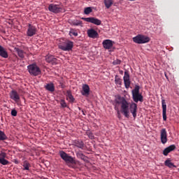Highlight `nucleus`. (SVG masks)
Segmentation results:
<instances>
[{"mask_svg": "<svg viewBox=\"0 0 179 179\" xmlns=\"http://www.w3.org/2000/svg\"><path fill=\"white\" fill-rule=\"evenodd\" d=\"M45 87L48 92H54L55 90V87L53 83L47 84Z\"/></svg>", "mask_w": 179, "mask_h": 179, "instance_id": "nucleus-25", "label": "nucleus"}, {"mask_svg": "<svg viewBox=\"0 0 179 179\" xmlns=\"http://www.w3.org/2000/svg\"><path fill=\"white\" fill-rule=\"evenodd\" d=\"M86 134L88 136V138H90V139H94V136L93 135V133L90 131H87Z\"/></svg>", "mask_w": 179, "mask_h": 179, "instance_id": "nucleus-34", "label": "nucleus"}, {"mask_svg": "<svg viewBox=\"0 0 179 179\" xmlns=\"http://www.w3.org/2000/svg\"><path fill=\"white\" fill-rule=\"evenodd\" d=\"M124 82L131 80L129 78V72L128 71H124V76L123 77Z\"/></svg>", "mask_w": 179, "mask_h": 179, "instance_id": "nucleus-29", "label": "nucleus"}, {"mask_svg": "<svg viewBox=\"0 0 179 179\" xmlns=\"http://www.w3.org/2000/svg\"><path fill=\"white\" fill-rule=\"evenodd\" d=\"M81 94L85 96V97H89V94H90V87L89 85L84 84L83 85V90H81Z\"/></svg>", "mask_w": 179, "mask_h": 179, "instance_id": "nucleus-15", "label": "nucleus"}, {"mask_svg": "<svg viewBox=\"0 0 179 179\" xmlns=\"http://www.w3.org/2000/svg\"><path fill=\"white\" fill-rule=\"evenodd\" d=\"M83 20H85V22H87L88 23H92L93 24H96V26H100L101 24V20L94 18L93 17H83Z\"/></svg>", "mask_w": 179, "mask_h": 179, "instance_id": "nucleus-9", "label": "nucleus"}, {"mask_svg": "<svg viewBox=\"0 0 179 179\" xmlns=\"http://www.w3.org/2000/svg\"><path fill=\"white\" fill-rule=\"evenodd\" d=\"M27 70L31 76H38V75H41V69H40V67L36 64H29L27 66Z\"/></svg>", "mask_w": 179, "mask_h": 179, "instance_id": "nucleus-4", "label": "nucleus"}, {"mask_svg": "<svg viewBox=\"0 0 179 179\" xmlns=\"http://www.w3.org/2000/svg\"><path fill=\"white\" fill-rule=\"evenodd\" d=\"M76 155L78 159H81V160H83L85 163H89V157H86L82 151L79 150L76 152Z\"/></svg>", "mask_w": 179, "mask_h": 179, "instance_id": "nucleus-18", "label": "nucleus"}, {"mask_svg": "<svg viewBox=\"0 0 179 179\" xmlns=\"http://www.w3.org/2000/svg\"><path fill=\"white\" fill-rule=\"evenodd\" d=\"M160 139L163 145L167 143V130L166 129H162L160 131Z\"/></svg>", "mask_w": 179, "mask_h": 179, "instance_id": "nucleus-12", "label": "nucleus"}, {"mask_svg": "<svg viewBox=\"0 0 179 179\" xmlns=\"http://www.w3.org/2000/svg\"><path fill=\"white\" fill-rule=\"evenodd\" d=\"M165 166H167V167H169V169H173V167H177L174 164L170 161V159H167L165 161Z\"/></svg>", "mask_w": 179, "mask_h": 179, "instance_id": "nucleus-26", "label": "nucleus"}, {"mask_svg": "<svg viewBox=\"0 0 179 179\" xmlns=\"http://www.w3.org/2000/svg\"><path fill=\"white\" fill-rule=\"evenodd\" d=\"M8 139V136L5 134V132L0 130V141H6Z\"/></svg>", "mask_w": 179, "mask_h": 179, "instance_id": "nucleus-28", "label": "nucleus"}, {"mask_svg": "<svg viewBox=\"0 0 179 179\" xmlns=\"http://www.w3.org/2000/svg\"><path fill=\"white\" fill-rule=\"evenodd\" d=\"M126 89H128L131 86V80L124 81Z\"/></svg>", "mask_w": 179, "mask_h": 179, "instance_id": "nucleus-35", "label": "nucleus"}, {"mask_svg": "<svg viewBox=\"0 0 179 179\" xmlns=\"http://www.w3.org/2000/svg\"><path fill=\"white\" fill-rule=\"evenodd\" d=\"M66 99L69 100L70 103H73L75 101V98H73V96L72 95V92L69 90L66 92Z\"/></svg>", "mask_w": 179, "mask_h": 179, "instance_id": "nucleus-23", "label": "nucleus"}, {"mask_svg": "<svg viewBox=\"0 0 179 179\" xmlns=\"http://www.w3.org/2000/svg\"><path fill=\"white\" fill-rule=\"evenodd\" d=\"M173 150H176V145H169V147L166 148L163 150V155L164 156H168L169 153H170L171 152H173Z\"/></svg>", "mask_w": 179, "mask_h": 179, "instance_id": "nucleus-19", "label": "nucleus"}, {"mask_svg": "<svg viewBox=\"0 0 179 179\" xmlns=\"http://www.w3.org/2000/svg\"><path fill=\"white\" fill-rule=\"evenodd\" d=\"M37 34V28L36 26L32 25L31 24H28V28L27 31V36L28 37H33Z\"/></svg>", "mask_w": 179, "mask_h": 179, "instance_id": "nucleus-8", "label": "nucleus"}, {"mask_svg": "<svg viewBox=\"0 0 179 179\" xmlns=\"http://www.w3.org/2000/svg\"><path fill=\"white\" fill-rule=\"evenodd\" d=\"M139 85H136L135 88L132 90V97L134 103H138L141 101L143 103V96L141 93H139Z\"/></svg>", "mask_w": 179, "mask_h": 179, "instance_id": "nucleus-3", "label": "nucleus"}, {"mask_svg": "<svg viewBox=\"0 0 179 179\" xmlns=\"http://www.w3.org/2000/svg\"><path fill=\"white\" fill-rule=\"evenodd\" d=\"M115 110H117V117H118L119 118H121V113H120V110H118V108H117V107L115 108Z\"/></svg>", "mask_w": 179, "mask_h": 179, "instance_id": "nucleus-38", "label": "nucleus"}, {"mask_svg": "<svg viewBox=\"0 0 179 179\" xmlns=\"http://www.w3.org/2000/svg\"><path fill=\"white\" fill-rule=\"evenodd\" d=\"M116 104H120L121 105V110L120 113L126 117V118H129V110L130 113H131L134 118H136V115L138 113V104L136 103H131L129 105V102L127 101L125 97L118 96L117 99L115 100Z\"/></svg>", "mask_w": 179, "mask_h": 179, "instance_id": "nucleus-1", "label": "nucleus"}, {"mask_svg": "<svg viewBox=\"0 0 179 179\" xmlns=\"http://www.w3.org/2000/svg\"><path fill=\"white\" fill-rule=\"evenodd\" d=\"M15 52L17 53L18 57H20V58H21L22 59H23V58H24V51H23L22 50H21L19 48H15Z\"/></svg>", "mask_w": 179, "mask_h": 179, "instance_id": "nucleus-22", "label": "nucleus"}, {"mask_svg": "<svg viewBox=\"0 0 179 179\" xmlns=\"http://www.w3.org/2000/svg\"><path fill=\"white\" fill-rule=\"evenodd\" d=\"M45 61L48 62V64H52V65H57V64H58V59L52 55H47L45 57Z\"/></svg>", "mask_w": 179, "mask_h": 179, "instance_id": "nucleus-17", "label": "nucleus"}, {"mask_svg": "<svg viewBox=\"0 0 179 179\" xmlns=\"http://www.w3.org/2000/svg\"><path fill=\"white\" fill-rule=\"evenodd\" d=\"M73 145L76 146V148H78V149H81L82 150H85V148L86 146L83 141L79 139L75 140L73 142Z\"/></svg>", "mask_w": 179, "mask_h": 179, "instance_id": "nucleus-16", "label": "nucleus"}, {"mask_svg": "<svg viewBox=\"0 0 179 179\" xmlns=\"http://www.w3.org/2000/svg\"><path fill=\"white\" fill-rule=\"evenodd\" d=\"M114 65H120L121 64V60L117 59L113 62Z\"/></svg>", "mask_w": 179, "mask_h": 179, "instance_id": "nucleus-37", "label": "nucleus"}, {"mask_svg": "<svg viewBox=\"0 0 179 179\" xmlns=\"http://www.w3.org/2000/svg\"><path fill=\"white\" fill-rule=\"evenodd\" d=\"M82 113H83V115H86V114L85 113V110H82Z\"/></svg>", "mask_w": 179, "mask_h": 179, "instance_id": "nucleus-40", "label": "nucleus"}, {"mask_svg": "<svg viewBox=\"0 0 179 179\" xmlns=\"http://www.w3.org/2000/svg\"><path fill=\"white\" fill-rule=\"evenodd\" d=\"M115 83L116 85H122V80L121 79V78H120L118 75H116L115 76Z\"/></svg>", "mask_w": 179, "mask_h": 179, "instance_id": "nucleus-27", "label": "nucleus"}, {"mask_svg": "<svg viewBox=\"0 0 179 179\" xmlns=\"http://www.w3.org/2000/svg\"><path fill=\"white\" fill-rule=\"evenodd\" d=\"M70 33L71 34H73V36H75L76 37H77L78 36V32L76 31H71Z\"/></svg>", "mask_w": 179, "mask_h": 179, "instance_id": "nucleus-39", "label": "nucleus"}, {"mask_svg": "<svg viewBox=\"0 0 179 179\" xmlns=\"http://www.w3.org/2000/svg\"><path fill=\"white\" fill-rule=\"evenodd\" d=\"M88 37L90 38H97L99 37V33L94 29H89L87 31Z\"/></svg>", "mask_w": 179, "mask_h": 179, "instance_id": "nucleus-20", "label": "nucleus"}, {"mask_svg": "<svg viewBox=\"0 0 179 179\" xmlns=\"http://www.w3.org/2000/svg\"><path fill=\"white\" fill-rule=\"evenodd\" d=\"M11 115H12L13 117H16V115H17V110H15V109H13V110H11Z\"/></svg>", "mask_w": 179, "mask_h": 179, "instance_id": "nucleus-36", "label": "nucleus"}, {"mask_svg": "<svg viewBox=\"0 0 179 179\" xmlns=\"http://www.w3.org/2000/svg\"><path fill=\"white\" fill-rule=\"evenodd\" d=\"M162 117L164 121H167V104H166V100L162 99Z\"/></svg>", "mask_w": 179, "mask_h": 179, "instance_id": "nucleus-11", "label": "nucleus"}, {"mask_svg": "<svg viewBox=\"0 0 179 179\" xmlns=\"http://www.w3.org/2000/svg\"><path fill=\"white\" fill-rule=\"evenodd\" d=\"M103 48L106 50H111L113 45H114V42L110 39L104 40L102 43Z\"/></svg>", "mask_w": 179, "mask_h": 179, "instance_id": "nucleus-14", "label": "nucleus"}, {"mask_svg": "<svg viewBox=\"0 0 179 179\" xmlns=\"http://www.w3.org/2000/svg\"><path fill=\"white\" fill-rule=\"evenodd\" d=\"M10 99H11V100H13L15 103H19V101H20V95H19L17 91L13 90L10 92Z\"/></svg>", "mask_w": 179, "mask_h": 179, "instance_id": "nucleus-10", "label": "nucleus"}, {"mask_svg": "<svg viewBox=\"0 0 179 179\" xmlns=\"http://www.w3.org/2000/svg\"><path fill=\"white\" fill-rule=\"evenodd\" d=\"M60 157L68 164L69 167H71L73 169V166L72 164H76V160H75V158H73L72 156H70L69 155L66 154L65 151H59V153Z\"/></svg>", "mask_w": 179, "mask_h": 179, "instance_id": "nucleus-2", "label": "nucleus"}, {"mask_svg": "<svg viewBox=\"0 0 179 179\" xmlns=\"http://www.w3.org/2000/svg\"><path fill=\"white\" fill-rule=\"evenodd\" d=\"M129 1H135V0H129Z\"/></svg>", "mask_w": 179, "mask_h": 179, "instance_id": "nucleus-41", "label": "nucleus"}, {"mask_svg": "<svg viewBox=\"0 0 179 179\" xmlns=\"http://www.w3.org/2000/svg\"><path fill=\"white\" fill-rule=\"evenodd\" d=\"M23 170H29L31 166H30V164L29 163V162L27 161H25L23 163Z\"/></svg>", "mask_w": 179, "mask_h": 179, "instance_id": "nucleus-30", "label": "nucleus"}, {"mask_svg": "<svg viewBox=\"0 0 179 179\" xmlns=\"http://www.w3.org/2000/svg\"><path fill=\"white\" fill-rule=\"evenodd\" d=\"M93 12V10L92 9V7H87L84 9V13L85 15H89Z\"/></svg>", "mask_w": 179, "mask_h": 179, "instance_id": "nucleus-31", "label": "nucleus"}, {"mask_svg": "<svg viewBox=\"0 0 179 179\" xmlns=\"http://www.w3.org/2000/svg\"><path fill=\"white\" fill-rule=\"evenodd\" d=\"M0 57H1L2 58H8L9 57V55L8 54L6 49H5V48H3L1 45H0Z\"/></svg>", "mask_w": 179, "mask_h": 179, "instance_id": "nucleus-21", "label": "nucleus"}, {"mask_svg": "<svg viewBox=\"0 0 179 179\" xmlns=\"http://www.w3.org/2000/svg\"><path fill=\"white\" fill-rule=\"evenodd\" d=\"M60 104L63 108H66V107H68V106L66 105V102H65V100H64V99H62L60 101Z\"/></svg>", "mask_w": 179, "mask_h": 179, "instance_id": "nucleus-33", "label": "nucleus"}, {"mask_svg": "<svg viewBox=\"0 0 179 179\" xmlns=\"http://www.w3.org/2000/svg\"><path fill=\"white\" fill-rule=\"evenodd\" d=\"M133 41L134 43H136V44H145L149 43L150 38L143 35H137L133 38Z\"/></svg>", "mask_w": 179, "mask_h": 179, "instance_id": "nucleus-6", "label": "nucleus"}, {"mask_svg": "<svg viewBox=\"0 0 179 179\" xmlns=\"http://www.w3.org/2000/svg\"><path fill=\"white\" fill-rule=\"evenodd\" d=\"M73 26H80L82 24V21L80 20H74L72 22Z\"/></svg>", "mask_w": 179, "mask_h": 179, "instance_id": "nucleus-32", "label": "nucleus"}, {"mask_svg": "<svg viewBox=\"0 0 179 179\" xmlns=\"http://www.w3.org/2000/svg\"><path fill=\"white\" fill-rule=\"evenodd\" d=\"M6 159V152L3 151H0V164L3 166H8L9 164V161Z\"/></svg>", "mask_w": 179, "mask_h": 179, "instance_id": "nucleus-13", "label": "nucleus"}, {"mask_svg": "<svg viewBox=\"0 0 179 179\" xmlns=\"http://www.w3.org/2000/svg\"><path fill=\"white\" fill-rule=\"evenodd\" d=\"M59 48L62 51H72L73 48V42L69 40H65L62 43L59 44Z\"/></svg>", "mask_w": 179, "mask_h": 179, "instance_id": "nucleus-5", "label": "nucleus"}, {"mask_svg": "<svg viewBox=\"0 0 179 179\" xmlns=\"http://www.w3.org/2000/svg\"><path fill=\"white\" fill-rule=\"evenodd\" d=\"M48 10L52 13H61L64 10V8L59 4L51 3L48 6Z\"/></svg>", "mask_w": 179, "mask_h": 179, "instance_id": "nucleus-7", "label": "nucleus"}, {"mask_svg": "<svg viewBox=\"0 0 179 179\" xmlns=\"http://www.w3.org/2000/svg\"><path fill=\"white\" fill-rule=\"evenodd\" d=\"M103 2L106 9H110L113 6V3H114L113 0H103Z\"/></svg>", "mask_w": 179, "mask_h": 179, "instance_id": "nucleus-24", "label": "nucleus"}]
</instances>
